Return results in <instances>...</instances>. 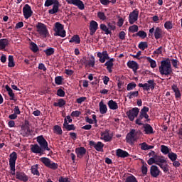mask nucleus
Masks as SVG:
<instances>
[{"label": "nucleus", "mask_w": 182, "mask_h": 182, "mask_svg": "<svg viewBox=\"0 0 182 182\" xmlns=\"http://www.w3.org/2000/svg\"><path fill=\"white\" fill-rule=\"evenodd\" d=\"M116 156H117V157L124 159L126 157H129V153L126 151H123V149H118L116 151Z\"/></svg>", "instance_id": "28"}, {"label": "nucleus", "mask_w": 182, "mask_h": 182, "mask_svg": "<svg viewBox=\"0 0 182 182\" xmlns=\"http://www.w3.org/2000/svg\"><path fill=\"white\" fill-rule=\"evenodd\" d=\"M97 58H99V60L101 63H105L106 62L107 59H110L109 57V54L107 53V50L101 52H98L97 53Z\"/></svg>", "instance_id": "18"}, {"label": "nucleus", "mask_w": 182, "mask_h": 182, "mask_svg": "<svg viewBox=\"0 0 182 182\" xmlns=\"http://www.w3.org/2000/svg\"><path fill=\"white\" fill-rule=\"evenodd\" d=\"M31 150L32 153H35L36 154H43V153L46 151L44 149L36 144L31 145Z\"/></svg>", "instance_id": "17"}, {"label": "nucleus", "mask_w": 182, "mask_h": 182, "mask_svg": "<svg viewBox=\"0 0 182 182\" xmlns=\"http://www.w3.org/2000/svg\"><path fill=\"white\" fill-rule=\"evenodd\" d=\"M138 48L139 49H141V50H144V49H147L149 48V44H147V42H140Z\"/></svg>", "instance_id": "43"}, {"label": "nucleus", "mask_w": 182, "mask_h": 182, "mask_svg": "<svg viewBox=\"0 0 182 182\" xmlns=\"http://www.w3.org/2000/svg\"><path fill=\"white\" fill-rule=\"evenodd\" d=\"M38 168H39V166H38V164L32 166H31L32 174H34L36 176H39V171H38Z\"/></svg>", "instance_id": "41"}, {"label": "nucleus", "mask_w": 182, "mask_h": 182, "mask_svg": "<svg viewBox=\"0 0 182 182\" xmlns=\"http://www.w3.org/2000/svg\"><path fill=\"white\" fill-rule=\"evenodd\" d=\"M64 129H67L68 132H70V130H75V124H69V122H67L66 119L63 123Z\"/></svg>", "instance_id": "35"}, {"label": "nucleus", "mask_w": 182, "mask_h": 182, "mask_svg": "<svg viewBox=\"0 0 182 182\" xmlns=\"http://www.w3.org/2000/svg\"><path fill=\"white\" fill-rule=\"evenodd\" d=\"M137 36H139V38H146L147 36V33H146L145 31H139L137 33H136Z\"/></svg>", "instance_id": "57"}, {"label": "nucleus", "mask_w": 182, "mask_h": 182, "mask_svg": "<svg viewBox=\"0 0 182 182\" xmlns=\"http://www.w3.org/2000/svg\"><path fill=\"white\" fill-rule=\"evenodd\" d=\"M147 164H143L142 166H141V173L142 174H144V176H146V174H147Z\"/></svg>", "instance_id": "55"}, {"label": "nucleus", "mask_w": 182, "mask_h": 182, "mask_svg": "<svg viewBox=\"0 0 182 182\" xmlns=\"http://www.w3.org/2000/svg\"><path fill=\"white\" fill-rule=\"evenodd\" d=\"M44 53H46V56H52L53 53H55V48H49L43 50Z\"/></svg>", "instance_id": "39"}, {"label": "nucleus", "mask_w": 182, "mask_h": 182, "mask_svg": "<svg viewBox=\"0 0 182 182\" xmlns=\"http://www.w3.org/2000/svg\"><path fill=\"white\" fill-rule=\"evenodd\" d=\"M147 112H149V107H144L140 112L139 116H141L143 119H146V122H149L150 119H149V114H147Z\"/></svg>", "instance_id": "26"}, {"label": "nucleus", "mask_w": 182, "mask_h": 182, "mask_svg": "<svg viewBox=\"0 0 182 182\" xmlns=\"http://www.w3.org/2000/svg\"><path fill=\"white\" fill-rule=\"evenodd\" d=\"M54 32V36H60V38L66 36V31H65L63 25L60 22L55 23Z\"/></svg>", "instance_id": "3"}, {"label": "nucleus", "mask_w": 182, "mask_h": 182, "mask_svg": "<svg viewBox=\"0 0 182 182\" xmlns=\"http://www.w3.org/2000/svg\"><path fill=\"white\" fill-rule=\"evenodd\" d=\"M31 46V49L33 52H34V53H36V52H38V50H39V48L38 47V45H36V43L31 42L30 44Z\"/></svg>", "instance_id": "46"}, {"label": "nucleus", "mask_w": 182, "mask_h": 182, "mask_svg": "<svg viewBox=\"0 0 182 182\" xmlns=\"http://www.w3.org/2000/svg\"><path fill=\"white\" fill-rule=\"evenodd\" d=\"M171 89L174 92L175 97H176V99L181 97V93L180 92V90L178 89V87H177L176 85H173L171 86Z\"/></svg>", "instance_id": "31"}, {"label": "nucleus", "mask_w": 182, "mask_h": 182, "mask_svg": "<svg viewBox=\"0 0 182 182\" xmlns=\"http://www.w3.org/2000/svg\"><path fill=\"white\" fill-rule=\"evenodd\" d=\"M119 38L121 39V41H124L126 38V33L124 31H121L119 33Z\"/></svg>", "instance_id": "61"}, {"label": "nucleus", "mask_w": 182, "mask_h": 182, "mask_svg": "<svg viewBox=\"0 0 182 182\" xmlns=\"http://www.w3.org/2000/svg\"><path fill=\"white\" fill-rule=\"evenodd\" d=\"M90 146L94 147L97 151H103V147H105V144L102 141L95 142V141H89Z\"/></svg>", "instance_id": "15"}, {"label": "nucleus", "mask_w": 182, "mask_h": 182, "mask_svg": "<svg viewBox=\"0 0 182 182\" xmlns=\"http://www.w3.org/2000/svg\"><path fill=\"white\" fill-rule=\"evenodd\" d=\"M30 133L31 129H29V125L24 124L21 127V134H22V136L26 137V136H29Z\"/></svg>", "instance_id": "23"}, {"label": "nucleus", "mask_w": 182, "mask_h": 182, "mask_svg": "<svg viewBox=\"0 0 182 182\" xmlns=\"http://www.w3.org/2000/svg\"><path fill=\"white\" fill-rule=\"evenodd\" d=\"M162 49V46L159 47L158 49L154 51V55H161V53H163Z\"/></svg>", "instance_id": "62"}, {"label": "nucleus", "mask_w": 182, "mask_h": 182, "mask_svg": "<svg viewBox=\"0 0 182 182\" xmlns=\"http://www.w3.org/2000/svg\"><path fill=\"white\" fill-rule=\"evenodd\" d=\"M164 28L165 29H167V31H170L171 29H173V23L170 21H166L164 23Z\"/></svg>", "instance_id": "48"}, {"label": "nucleus", "mask_w": 182, "mask_h": 182, "mask_svg": "<svg viewBox=\"0 0 182 182\" xmlns=\"http://www.w3.org/2000/svg\"><path fill=\"white\" fill-rule=\"evenodd\" d=\"M18 159V154L16 152L14 151L10 154L9 159V166L11 170V174L15 176V164L16 163V159Z\"/></svg>", "instance_id": "8"}, {"label": "nucleus", "mask_w": 182, "mask_h": 182, "mask_svg": "<svg viewBox=\"0 0 182 182\" xmlns=\"http://www.w3.org/2000/svg\"><path fill=\"white\" fill-rule=\"evenodd\" d=\"M161 151L163 153V154H168L170 153V149L167 146L161 145Z\"/></svg>", "instance_id": "45"}, {"label": "nucleus", "mask_w": 182, "mask_h": 182, "mask_svg": "<svg viewBox=\"0 0 182 182\" xmlns=\"http://www.w3.org/2000/svg\"><path fill=\"white\" fill-rule=\"evenodd\" d=\"M147 122L146 120L143 121V118L141 117V115L136 119L135 123L136 124H138V126H143L144 125V123Z\"/></svg>", "instance_id": "42"}, {"label": "nucleus", "mask_w": 182, "mask_h": 182, "mask_svg": "<svg viewBox=\"0 0 182 182\" xmlns=\"http://www.w3.org/2000/svg\"><path fill=\"white\" fill-rule=\"evenodd\" d=\"M127 66L129 69H132L134 73L137 72V69H139V64L136 61H129Z\"/></svg>", "instance_id": "27"}, {"label": "nucleus", "mask_w": 182, "mask_h": 182, "mask_svg": "<svg viewBox=\"0 0 182 182\" xmlns=\"http://www.w3.org/2000/svg\"><path fill=\"white\" fill-rule=\"evenodd\" d=\"M107 26L109 30L111 31L116 30V23L114 21L107 23Z\"/></svg>", "instance_id": "49"}, {"label": "nucleus", "mask_w": 182, "mask_h": 182, "mask_svg": "<svg viewBox=\"0 0 182 182\" xmlns=\"http://www.w3.org/2000/svg\"><path fill=\"white\" fill-rule=\"evenodd\" d=\"M137 19H139V10L136 9L129 15V22L130 25H133L134 22H136Z\"/></svg>", "instance_id": "14"}, {"label": "nucleus", "mask_w": 182, "mask_h": 182, "mask_svg": "<svg viewBox=\"0 0 182 182\" xmlns=\"http://www.w3.org/2000/svg\"><path fill=\"white\" fill-rule=\"evenodd\" d=\"M40 161H41L46 167H48V168H51L52 170H56V168H58V164L52 162L49 158H41Z\"/></svg>", "instance_id": "10"}, {"label": "nucleus", "mask_w": 182, "mask_h": 182, "mask_svg": "<svg viewBox=\"0 0 182 182\" xmlns=\"http://www.w3.org/2000/svg\"><path fill=\"white\" fill-rule=\"evenodd\" d=\"M160 173H161V171H160V169H159V167H157V166L152 165L151 166L150 174L151 177H154V178H157V177L160 176Z\"/></svg>", "instance_id": "19"}, {"label": "nucleus", "mask_w": 182, "mask_h": 182, "mask_svg": "<svg viewBox=\"0 0 182 182\" xmlns=\"http://www.w3.org/2000/svg\"><path fill=\"white\" fill-rule=\"evenodd\" d=\"M154 33L155 39H162L163 36H164V32L160 27H156L154 29V27L149 29V36H151Z\"/></svg>", "instance_id": "7"}, {"label": "nucleus", "mask_w": 182, "mask_h": 182, "mask_svg": "<svg viewBox=\"0 0 182 182\" xmlns=\"http://www.w3.org/2000/svg\"><path fill=\"white\" fill-rule=\"evenodd\" d=\"M100 28L101 31L105 32V35H112V31L109 29V27L106 24H100Z\"/></svg>", "instance_id": "33"}, {"label": "nucleus", "mask_w": 182, "mask_h": 182, "mask_svg": "<svg viewBox=\"0 0 182 182\" xmlns=\"http://www.w3.org/2000/svg\"><path fill=\"white\" fill-rule=\"evenodd\" d=\"M57 95L60 96V97H65V91H63V90L62 89H58L57 90Z\"/></svg>", "instance_id": "58"}, {"label": "nucleus", "mask_w": 182, "mask_h": 182, "mask_svg": "<svg viewBox=\"0 0 182 182\" xmlns=\"http://www.w3.org/2000/svg\"><path fill=\"white\" fill-rule=\"evenodd\" d=\"M113 136L109 133V129H106L103 132H101V140L104 141H111Z\"/></svg>", "instance_id": "20"}, {"label": "nucleus", "mask_w": 182, "mask_h": 182, "mask_svg": "<svg viewBox=\"0 0 182 182\" xmlns=\"http://www.w3.org/2000/svg\"><path fill=\"white\" fill-rule=\"evenodd\" d=\"M138 86L139 87H142L144 90L149 92L150 89L151 90H154V88L156 87V82H154V80H149L144 84L139 83Z\"/></svg>", "instance_id": "9"}, {"label": "nucleus", "mask_w": 182, "mask_h": 182, "mask_svg": "<svg viewBox=\"0 0 182 182\" xmlns=\"http://www.w3.org/2000/svg\"><path fill=\"white\" fill-rule=\"evenodd\" d=\"M62 79L63 78L61 76L55 77V85H62Z\"/></svg>", "instance_id": "60"}, {"label": "nucleus", "mask_w": 182, "mask_h": 182, "mask_svg": "<svg viewBox=\"0 0 182 182\" xmlns=\"http://www.w3.org/2000/svg\"><path fill=\"white\" fill-rule=\"evenodd\" d=\"M168 157L172 161H176L177 160V154L174 152H169L168 154Z\"/></svg>", "instance_id": "47"}, {"label": "nucleus", "mask_w": 182, "mask_h": 182, "mask_svg": "<svg viewBox=\"0 0 182 182\" xmlns=\"http://www.w3.org/2000/svg\"><path fill=\"white\" fill-rule=\"evenodd\" d=\"M125 182H138L137 179H136V177L134 176H128L125 181Z\"/></svg>", "instance_id": "56"}, {"label": "nucleus", "mask_w": 182, "mask_h": 182, "mask_svg": "<svg viewBox=\"0 0 182 182\" xmlns=\"http://www.w3.org/2000/svg\"><path fill=\"white\" fill-rule=\"evenodd\" d=\"M70 43H75L77 44L80 43V37L78 35L73 36L71 39L69 41Z\"/></svg>", "instance_id": "37"}, {"label": "nucleus", "mask_w": 182, "mask_h": 182, "mask_svg": "<svg viewBox=\"0 0 182 182\" xmlns=\"http://www.w3.org/2000/svg\"><path fill=\"white\" fill-rule=\"evenodd\" d=\"M139 96V91H133L130 92L127 94V97L129 99H133L134 97H137Z\"/></svg>", "instance_id": "40"}, {"label": "nucleus", "mask_w": 182, "mask_h": 182, "mask_svg": "<svg viewBox=\"0 0 182 182\" xmlns=\"http://www.w3.org/2000/svg\"><path fill=\"white\" fill-rule=\"evenodd\" d=\"M143 126H144L145 134H153V133H154L151 125L149 124H144Z\"/></svg>", "instance_id": "30"}, {"label": "nucleus", "mask_w": 182, "mask_h": 182, "mask_svg": "<svg viewBox=\"0 0 182 182\" xmlns=\"http://www.w3.org/2000/svg\"><path fill=\"white\" fill-rule=\"evenodd\" d=\"M23 14L26 19H29V18L32 16V14H33V12L32 11V9L31 8V6H29V4H26L23 6Z\"/></svg>", "instance_id": "16"}, {"label": "nucleus", "mask_w": 182, "mask_h": 182, "mask_svg": "<svg viewBox=\"0 0 182 182\" xmlns=\"http://www.w3.org/2000/svg\"><path fill=\"white\" fill-rule=\"evenodd\" d=\"M100 112L101 114H106L107 113V106L103 102H100Z\"/></svg>", "instance_id": "32"}, {"label": "nucleus", "mask_w": 182, "mask_h": 182, "mask_svg": "<svg viewBox=\"0 0 182 182\" xmlns=\"http://www.w3.org/2000/svg\"><path fill=\"white\" fill-rule=\"evenodd\" d=\"M139 113H140V109L137 107L132 108V109H129L128 112H127V116L128 119L133 122L137 116H139Z\"/></svg>", "instance_id": "11"}, {"label": "nucleus", "mask_w": 182, "mask_h": 182, "mask_svg": "<svg viewBox=\"0 0 182 182\" xmlns=\"http://www.w3.org/2000/svg\"><path fill=\"white\" fill-rule=\"evenodd\" d=\"M97 16L101 21H106V15L103 12L99 11L97 13Z\"/></svg>", "instance_id": "54"}, {"label": "nucleus", "mask_w": 182, "mask_h": 182, "mask_svg": "<svg viewBox=\"0 0 182 182\" xmlns=\"http://www.w3.org/2000/svg\"><path fill=\"white\" fill-rule=\"evenodd\" d=\"M159 72L161 75H165V76H168L173 73V70L171 69V63L170 59L167 58L161 62V66H159Z\"/></svg>", "instance_id": "1"}, {"label": "nucleus", "mask_w": 182, "mask_h": 182, "mask_svg": "<svg viewBox=\"0 0 182 182\" xmlns=\"http://www.w3.org/2000/svg\"><path fill=\"white\" fill-rule=\"evenodd\" d=\"M36 31L41 36H43V38H46L48 35H49V31H48V28L46 27V25L43 24V23H38L36 25Z\"/></svg>", "instance_id": "6"}, {"label": "nucleus", "mask_w": 182, "mask_h": 182, "mask_svg": "<svg viewBox=\"0 0 182 182\" xmlns=\"http://www.w3.org/2000/svg\"><path fill=\"white\" fill-rule=\"evenodd\" d=\"M138 133V132H136V129H131L126 136L127 143H129V144H134V141L139 140V136H137Z\"/></svg>", "instance_id": "4"}, {"label": "nucleus", "mask_w": 182, "mask_h": 182, "mask_svg": "<svg viewBox=\"0 0 182 182\" xmlns=\"http://www.w3.org/2000/svg\"><path fill=\"white\" fill-rule=\"evenodd\" d=\"M66 105V102L63 99H59L58 102H54L53 106L55 107H63Z\"/></svg>", "instance_id": "36"}, {"label": "nucleus", "mask_w": 182, "mask_h": 182, "mask_svg": "<svg viewBox=\"0 0 182 182\" xmlns=\"http://www.w3.org/2000/svg\"><path fill=\"white\" fill-rule=\"evenodd\" d=\"M146 60L150 63L151 68L152 69H154V68H157V63H156V60L151 59L150 57H146Z\"/></svg>", "instance_id": "38"}, {"label": "nucleus", "mask_w": 182, "mask_h": 182, "mask_svg": "<svg viewBox=\"0 0 182 182\" xmlns=\"http://www.w3.org/2000/svg\"><path fill=\"white\" fill-rule=\"evenodd\" d=\"M66 2L69 5H74V6H77L78 9H80L82 11V9H85V4H83V1L82 0H65Z\"/></svg>", "instance_id": "13"}, {"label": "nucleus", "mask_w": 182, "mask_h": 182, "mask_svg": "<svg viewBox=\"0 0 182 182\" xmlns=\"http://www.w3.org/2000/svg\"><path fill=\"white\" fill-rule=\"evenodd\" d=\"M113 62H114V58H110L105 63V66L107 67V70H108L109 73H112L113 72V70H112L113 69L114 66Z\"/></svg>", "instance_id": "24"}, {"label": "nucleus", "mask_w": 182, "mask_h": 182, "mask_svg": "<svg viewBox=\"0 0 182 182\" xmlns=\"http://www.w3.org/2000/svg\"><path fill=\"white\" fill-rule=\"evenodd\" d=\"M75 153L77 154V157L82 159V157L86 154V149H85V147L76 148Z\"/></svg>", "instance_id": "25"}, {"label": "nucleus", "mask_w": 182, "mask_h": 182, "mask_svg": "<svg viewBox=\"0 0 182 182\" xmlns=\"http://www.w3.org/2000/svg\"><path fill=\"white\" fill-rule=\"evenodd\" d=\"M139 146H141V150H147V143H141L139 144Z\"/></svg>", "instance_id": "64"}, {"label": "nucleus", "mask_w": 182, "mask_h": 182, "mask_svg": "<svg viewBox=\"0 0 182 182\" xmlns=\"http://www.w3.org/2000/svg\"><path fill=\"white\" fill-rule=\"evenodd\" d=\"M107 105L111 110H117V109H119V105H117V102L112 100H109Z\"/></svg>", "instance_id": "29"}, {"label": "nucleus", "mask_w": 182, "mask_h": 182, "mask_svg": "<svg viewBox=\"0 0 182 182\" xmlns=\"http://www.w3.org/2000/svg\"><path fill=\"white\" fill-rule=\"evenodd\" d=\"M147 163L149 166H151V164H156L157 166H161L162 164H166V163H167V161L164 159V157L156 155L154 158H150L148 160Z\"/></svg>", "instance_id": "5"}, {"label": "nucleus", "mask_w": 182, "mask_h": 182, "mask_svg": "<svg viewBox=\"0 0 182 182\" xmlns=\"http://www.w3.org/2000/svg\"><path fill=\"white\" fill-rule=\"evenodd\" d=\"M136 85L135 82H130L127 85V90L130 91L133 90L136 87Z\"/></svg>", "instance_id": "53"}, {"label": "nucleus", "mask_w": 182, "mask_h": 182, "mask_svg": "<svg viewBox=\"0 0 182 182\" xmlns=\"http://www.w3.org/2000/svg\"><path fill=\"white\" fill-rule=\"evenodd\" d=\"M9 43V41L6 38L0 39V50H2V49H5L6 46H8V44Z\"/></svg>", "instance_id": "34"}, {"label": "nucleus", "mask_w": 182, "mask_h": 182, "mask_svg": "<svg viewBox=\"0 0 182 182\" xmlns=\"http://www.w3.org/2000/svg\"><path fill=\"white\" fill-rule=\"evenodd\" d=\"M53 132L56 134H62L63 132L62 131V128L59 125H55L53 127Z\"/></svg>", "instance_id": "44"}, {"label": "nucleus", "mask_w": 182, "mask_h": 182, "mask_svg": "<svg viewBox=\"0 0 182 182\" xmlns=\"http://www.w3.org/2000/svg\"><path fill=\"white\" fill-rule=\"evenodd\" d=\"M159 167H161V168L163 170L164 173H168V167L167 163L159 165Z\"/></svg>", "instance_id": "52"}, {"label": "nucleus", "mask_w": 182, "mask_h": 182, "mask_svg": "<svg viewBox=\"0 0 182 182\" xmlns=\"http://www.w3.org/2000/svg\"><path fill=\"white\" fill-rule=\"evenodd\" d=\"M8 66L9 68H14V66H15V63H14V56L12 55L9 56Z\"/></svg>", "instance_id": "50"}, {"label": "nucleus", "mask_w": 182, "mask_h": 182, "mask_svg": "<svg viewBox=\"0 0 182 182\" xmlns=\"http://www.w3.org/2000/svg\"><path fill=\"white\" fill-rule=\"evenodd\" d=\"M137 31H139V26H137L136 25L131 26L129 28V31L132 32V33H134V32H137Z\"/></svg>", "instance_id": "51"}, {"label": "nucleus", "mask_w": 182, "mask_h": 182, "mask_svg": "<svg viewBox=\"0 0 182 182\" xmlns=\"http://www.w3.org/2000/svg\"><path fill=\"white\" fill-rule=\"evenodd\" d=\"M86 100V97H80V98H77L76 100L77 103L79 105H81V103H83Z\"/></svg>", "instance_id": "63"}, {"label": "nucleus", "mask_w": 182, "mask_h": 182, "mask_svg": "<svg viewBox=\"0 0 182 182\" xmlns=\"http://www.w3.org/2000/svg\"><path fill=\"white\" fill-rule=\"evenodd\" d=\"M37 143H38L39 146L42 147L44 150H47V151H49L50 149H49V146H48V141L45 138H43V136H38L37 137Z\"/></svg>", "instance_id": "12"}, {"label": "nucleus", "mask_w": 182, "mask_h": 182, "mask_svg": "<svg viewBox=\"0 0 182 182\" xmlns=\"http://www.w3.org/2000/svg\"><path fill=\"white\" fill-rule=\"evenodd\" d=\"M16 177L17 180H20V181L26 182L29 180L28 176L23 172H16Z\"/></svg>", "instance_id": "22"}, {"label": "nucleus", "mask_w": 182, "mask_h": 182, "mask_svg": "<svg viewBox=\"0 0 182 182\" xmlns=\"http://www.w3.org/2000/svg\"><path fill=\"white\" fill-rule=\"evenodd\" d=\"M171 62L172 63V66H173V68H175V69H177L178 68V60H177L176 59H171Z\"/></svg>", "instance_id": "59"}, {"label": "nucleus", "mask_w": 182, "mask_h": 182, "mask_svg": "<svg viewBox=\"0 0 182 182\" xmlns=\"http://www.w3.org/2000/svg\"><path fill=\"white\" fill-rule=\"evenodd\" d=\"M97 26H98L97 22L95 21H90V35L93 36L95 35V33H96V31H97Z\"/></svg>", "instance_id": "21"}, {"label": "nucleus", "mask_w": 182, "mask_h": 182, "mask_svg": "<svg viewBox=\"0 0 182 182\" xmlns=\"http://www.w3.org/2000/svg\"><path fill=\"white\" fill-rule=\"evenodd\" d=\"M53 8L48 10V14L50 15H55V14H58L59 12V6H60V4L59 3V0H46L44 6L46 7L52 6Z\"/></svg>", "instance_id": "2"}]
</instances>
